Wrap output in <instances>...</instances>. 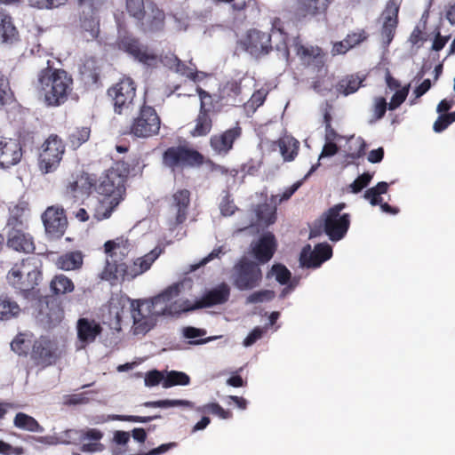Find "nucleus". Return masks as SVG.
<instances>
[{
  "mask_svg": "<svg viewBox=\"0 0 455 455\" xmlns=\"http://www.w3.org/2000/svg\"><path fill=\"white\" fill-rule=\"evenodd\" d=\"M66 435L69 438L73 435H78L79 441L82 443L80 451L87 453H94L102 451L105 448L100 441L103 437V433L96 428H90L85 431L68 430Z\"/></svg>",
  "mask_w": 455,
  "mask_h": 455,
  "instance_id": "obj_22",
  "label": "nucleus"
},
{
  "mask_svg": "<svg viewBox=\"0 0 455 455\" xmlns=\"http://www.w3.org/2000/svg\"><path fill=\"white\" fill-rule=\"evenodd\" d=\"M145 407H152V408H170L175 406H183L188 408L193 407V403L188 400H180V399H165V400H158V401H150L143 403Z\"/></svg>",
  "mask_w": 455,
  "mask_h": 455,
  "instance_id": "obj_49",
  "label": "nucleus"
},
{
  "mask_svg": "<svg viewBox=\"0 0 455 455\" xmlns=\"http://www.w3.org/2000/svg\"><path fill=\"white\" fill-rule=\"evenodd\" d=\"M332 256V248L327 243H320L315 245L313 251L309 244L305 246L300 253L299 260L303 267L308 268L319 267L324 261Z\"/></svg>",
  "mask_w": 455,
  "mask_h": 455,
  "instance_id": "obj_19",
  "label": "nucleus"
},
{
  "mask_svg": "<svg viewBox=\"0 0 455 455\" xmlns=\"http://www.w3.org/2000/svg\"><path fill=\"white\" fill-rule=\"evenodd\" d=\"M191 204V193L182 188L175 191L169 199L167 225L171 231L176 230L188 219Z\"/></svg>",
  "mask_w": 455,
  "mask_h": 455,
  "instance_id": "obj_12",
  "label": "nucleus"
},
{
  "mask_svg": "<svg viewBox=\"0 0 455 455\" xmlns=\"http://www.w3.org/2000/svg\"><path fill=\"white\" fill-rule=\"evenodd\" d=\"M8 282L26 297L33 291L42 279V272L34 258H27L16 263L7 275Z\"/></svg>",
  "mask_w": 455,
  "mask_h": 455,
  "instance_id": "obj_5",
  "label": "nucleus"
},
{
  "mask_svg": "<svg viewBox=\"0 0 455 455\" xmlns=\"http://www.w3.org/2000/svg\"><path fill=\"white\" fill-rule=\"evenodd\" d=\"M29 347L30 340L23 333H19L11 343L12 349L19 355H27Z\"/></svg>",
  "mask_w": 455,
  "mask_h": 455,
  "instance_id": "obj_53",
  "label": "nucleus"
},
{
  "mask_svg": "<svg viewBox=\"0 0 455 455\" xmlns=\"http://www.w3.org/2000/svg\"><path fill=\"white\" fill-rule=\"evenodd\" d=\"M82 80L89 85L97 84L100 81V68L94 61H87L80 70Z\"/></svg>",
  "mask_w": 455,
  "mask_h": 455,
  "instance_id": "obj_44",
  "label": "nucleus"
},
{
  "mask_svg": "<svg viewBox=\"0 0 455 455\" xmlns=\"http://www.w3.org/2000/svg\"><path fill=\"white\" fill-rule=\"evenodd\" d=\"M49 63L38 72L36 88L47 107H60L73 91V78L66 70L55 68Z\"/></svg>",
  "mask_w": 455,
  "mask_h": 455,
  "instance_id": "obj_3",
  "label": "nucleus"
},
{
  "mask_svg": "<svg viewBox=\"0 0 455 455\" xmlns=\"http://www.w3.org/2000/svg\"><path fill=\"white\" fill-rule=\"evenodd\" d=\"M197 309L194 307V304H191L188 299L185 300H175L170 299V303L167 309L166 315H179L181 313L193 311Z\"/></svg>",
  "mask_w": 455,
  "mask_h": 455,
  "instance_id": "obj_50",
  "label": "nucleus"
},
{
  "mask_svg": "<svg viewBox=\"0 0 455 455\" xmlns=\"http://www.w3.org/2000/svg\"><path fill=\"white\" fill-rule=\"evenodd\" d=\"M180 292V285L173 283L149 299H132L131 308L134 334L148 332L156 325L157 316L167 315L170 299H176Z\"/></svg>",
  "mask_w": 455,
  "mask_h": 455,
  "instance_id": "obj_2",
  "label": "nucleus"
},
{
  "mask_svg": "<svg viewBox=\"0 0 455 455\" xmlns=\"http://www.w3.org/2000/svg\"><path fill=\"white\" fill-rule=\"evenodd\" d=\"M190 382V378L188 374L182 371H171L167 372V375L164 377L163 387L164 388H169L173 386H187Z\"/></svg>",
  "mask_w": 455,
  "mask_h": 455,
  "instance_id": "obj_46",
  "label": "nucleus"
},
{
  "mask_svg": "<svg viewBox=\"0 0 455 455\" xmlns=\"http://www.w3.org/2000/svg\"><path fill=\"white\" fill-rule=\"evenodd\" d=\"M204 163V156L196 149L179 145L169 147L162 156V164L172 172L184 168L199 167Z\"/></svg>",
  "mask_w": 455,
  "mask_h": 455,
  "instance_id": "obj_7",
  "label": "nucleus"
},
{
  "mask_svg": "<svg viewBox=\"0 0 455 455\" xmlns=\"http://www.w3.org/2000/svg\"><path fill=\"white\" fill-rule=\"evenodd\" d=\"M76 327L77 339L84 344L94 342L103 331L100 323L94 318L80 317Z\"/></svg>",
  "mask_w": 455,
  "mask_h": 455,
  "instance_id": "obj_25",
  "label": "nucleus"
},
{
  "mask_svg": "<svg viewBox=\"0 0 455 455\" xmlns=\"http://www.w3.org/2000/svg\"><path fill=\"white\" fill-rule=\"evenodd\" d=\"M230 295V289L228 284L222 283L217 287L207 291L199 299L194 303V307L205 308L227 302Z\"/></svg>",
  "mask_w": 455,
  "mask_h": 455,
  "instance_id": "obj_26",
  "label": "nucleus"
},
{
  "mask_svg": "<svg viewBox=\"0 0 455 455\" xmlns=\"http://www.w3.org/2000/svg\"><path fill=\"white\" fill-rule=\"evenodd\" d=\"M126 11L138 22L146 17L144 0H126Z\"/></svg>",
  "mask_w": 455,
  "mask_h": 455,
  "instance_id": "obj_52",
  "label": "nucleus"
},
{
  "mask_svg": "<svg viewBox=\"0 0 455 455\" xmlns=\"http://www.w3.org/2000/svg\"><path fill=\"white\" fill-rule=\"evenodd\" d=\"M117 44L120 50L128 53L140 63L149 65L151 61L156 60V55L147 45L141 44L137 37L132 35L119 37Z\"/></svg>",
  "mask_w": 455,
  "mask_h": 455,
  "instance_id": "obj_17",
  "label": "nucleus"
},
{
  "mask_svg": "<svg viewBox=\"0 0 455 455\" xmlns=\"http://www.w3.org/2000/svg\"><path fill=\"white\" fill-rule=\"evenodd\" d=\"M219 101L225 106H237L243 102L240 98L242 93L241 81L231 79L220 86Z\"/></svg>",
  "mask_w": 455,
  "mask_h": 455,
  "instance_id": "obj_28",
  "label": "nucleus"
},
{
  "mask_svg": "<svg viewBox=\"0 0 455 455\" xmlns=\"http://www.w3.org/2000/svg\"><path fill=\"white\" fill-rule=\"evenodd\" d=\"M92 185L89 176L86 173H81L68 181L66 186V192L71 195H75L77 192L84 193L87 189H90Z\"/></svg>",
  "mask_w": 455,
  "mask_h": 455,
  "instance_id": "obj_42",
  "label": "nucleus"
},
{
  "mask_svg": "<svg viewBox=\"0 0 455 455\" xmlns=\"http://www.w3.org/2000/svg\"><path fill=\"white\" fill-rule=\"evenodd\" d=\"M0 38L3 44L10 45L20 41V34L12 17L3 11L0 12Z\"/></svg>",
  "mask_w": 455,
  "mask_h": 455,
  "instance_id": "obj_31",
  "label": "nucleus"
},
{
  "mask_svg": "<svg viewBox=\"0 0 455 455\" xmlns=\"http://www.w3.org/2000/svg\"><path fill=\"white\" fill-rule=\"evenodd\" d=\"M91 130L88 127L76 128L68 135V142L74 149L78 148L90 138Z\"/></svg>",
  "mask_w": 455,
  "mask_h": 455,
  "instance_id": "obj_48",
  "label": "nucleus"
},
{
  "mask_svg": "<svg viewBox=\"0 0 455 455\" xmlns=\"http://www.w3.org/2000/svg\"><path fill=\"white\" fill-rule=\"evenodd\" d=\"M93 393V391H88L79 394L67 395L64 396L63 403L67 406L86 404L90 401L88 395Z\"/></svg>",
  "mask_w": 455,
  "mask_h": 455,
  "instance_id": "obj_57",
  "label": "nucleus"
},
{
  "mask_svg": "<svg viewBox=\"0 0 455 455\" xmlns=\"http://www.w3.org/2000/svg\"><path fill=\"white\" fill-rule=\"evenodd\" d=\"M50 290L53 295L61 296L72 292L75 290V284L70 278L59 274L51 280Z\"/></svg>",
  "mask_w": 455,
  "mask_h": 455,
  "instance_id": "obj_38",
  "label": "nucleus"
},
{
  "mask_svg": "<svg viewBox=\"0 0 455 455\" xmlns=\"http://www.w3.org/2000/svg\"><path fill=\"white\" fill-rule=\"evenodd\" d=\"M346 207L344 203L337 204L329 208L323 215V233L332 242L340 241L347 235L350 227V215L340 214Z\"/></svg>",
  "mask_w": 455,
  "mask_h": 455,
  "instance_id": "obj_10",
  "label": "nucleus"
},
{
  "mask_svg": "<svg viewBox=\"0 0 455 455\" xmlns=\"http://www.w3.org/2000/svg\"><path fill=\"white\" fill-rule=\"evenodd\" d=\"M22 157L23 149L18 140L0 137V168H11L18 164Z\"/></svg>",
  "mask_w": 455,
  "mask_h": 455,
  "instance_id": "obj_20",
  "label": "nucleus"
},
{
  "mask_svg": "<svg viewBox=\"0 0 455 455\" xmlns=\"http://www.w3.org/2000/svg\"><path fill=\"white\" fill-rule=\"evenodd\" d=\"M409 92V87L405 86L400 90H397L392 96L390 102L388 103V109L395 110L399 108L406 100Z\"/></svg>",
  "mask_w": 455,
  "mask_h": 455,
  "instance_id": "obj_59",
  "label": "nucleus"
},
{
  "mask_svg": "<svg viewBox=\"0 0 455 455\" xmlns=\"http://www.w3.org/2000/svg\"><path fill=\"white\" fill-rule=\"evenodd\" d=\"M270 273L275 276V280L282 285L287 284L291 277L290 270L283 264H274Z\"/></svg>",
  "mask_w": 455,
  "mask_h": 455,
  "instance_id": "obj_54",
  "label": "nucleus"
},
{
  "mask_svg": "<svg viewBox=\"0 0 455 455\" xmlns=\"http://www.w3.org/2000/svg\"><path fill=\"white\" fill-rule=\"evenodd\" d=\"M161 252L162 250L156 247L144 256L136 259L132 264L128 265L130 280L148 271L155 260L159 257Z\"/></svg>",
  "mask_w": 455,
  "mask_h": 455,
  "instance_id": "obj_30",
  "label": "nucleus"
},
{
  "mask_svg": "<svg viewBox=\"0 0 455 455\" xmlns=\"http://www.w3.org/2000/svg\"><path fill=\"white\" fill-rule=\"evenodd\" d=\"M276 246L275 235L268 232L260 236L258 243L252 247V253L259 263L265 264L274 256Z\"/></svg>",
  "mask_w": 455,
  "mask_h": 455,
  "instance_id": "obj_27",
  "label": "nucleus"
},
{
  "mask_svg": "<svg viewBox=\"0 0 455 455\" xmlns=\"http://www.w3.org/2000/svg\"><path fill=\"white\" fill-rule=\"evenodd\" d=\"M243 135V128L239 122L221 132L213 134L209 140V144L215 155L228 156L234 148V144Z\"/></svg>",
  "mask_w": 455,
  "mask_h": 455,
  "instance_id": "obj_15",
  "label": "nucleus"
},
{
  "mask_svg": "<svg viewBox=\"0 0 455 455\" xmlns=\"http://www.w3.org/2000/svg\"><path fill=\"white\" fill-rule=\"evenodd\" d=\"M255 214L259 224L269 226L276 220V206L269 204H259L255 208Z\"/></svg>",
  "mask_w": 455,
  "mask_h": 455,
  "instance_id": "obj_41",
  "label": "nucleus"
},
{
  "mask_svg": "<svg viewBox=\"0 0 455 455\" xmlns=\"http://www.w3.org/2000/svg\"><path fill=\"white\" fill-rule=\"evenodd\" d=\"M268 92L261 88L253 92L247 102L244 103V108L251 113H254L260 106H262L267 99Z\"/></svg>",
  "mask_w": 455,
  "mask_h": 455,
  "instance_id": "obj_51",
  "label": "nucleus"
},
{
  "mask_svg": "<svg viewBox=\"0 0 455 455\" xmlns=\"http://www.w3.org/2000/svg\"><path fill=\"white\" fill-rule=\"evenodd\" d=\"M280 153L285 161H292L298 155L299 141L294 139H281L278 142Z\"/></svg>",
  "mask_w": 455,
  "mask_h": 455,
  "instance_id": "obj_45",
  "label": "nucleus"
},
{
  "mask_svg": "<svg viewBox=\"0 0 455 455\" xmlns=\"http://www.w3.org/2000/svg\"><path fill=\"white\" fill-rule=\"evenodd\" d=\"M29 212V205L27 202H19L10 209V216L7 220V227L10 229L24 228L25 220Z\"/></svg>",
  "mask_w": 455,
  "mask_h": 455,
  "instance_id": "obj_34",
  "label": "nucleus"
},
{
  "mask_svg": "<svg viewBox=\"0 0 455 455\" xmlns=\"http://www.w3.org/2000/svg\"><path fill=\"white\" fill-rule=\"evenodd\" d=\"M331 0H296L297 11L303 16H316L325 12Z\"/></svg>",
  "mask_w": 455,
  "mask_h": 455,
  "instance_id": "obj_32",
  "label": "nucleus"
},
{
  "mask_svg": "<svg viewBox=\"0 0 455 455\" xmlns=\"http://www.w3.org/2000/svg\"><path fill=\"white\" fill-rule=\"evenodd\" d=\"M164 379V374L157 371V370H152L149 371L145 377V385L147 387H156L159 385L160 383L163 384Z\"/></svg>",
  "mask_w": 455,
  "mask_h": 455,
  "instance_id": "obj_63",
  "label": "nucleus"
},
{
  "mask_svg": "<svg viewBox=\"0 0 455 455\" xmlns=\"http://www.w3.org/2000/svg\"><path fill=\"white\" fill-rule=\"evenodd\" d=\"M66 152L63 140L57 134H50L38 148L37 166L43 174L58 170Z\"/></svg>",
  "mask_w": 455,
  "mask_h": 455,
  "instance_id": "obj_6",
  "label": "nucleus"
},
{
  "mask_svg": "<svg viewBox=\"0 0 455 455\" xmlns=\"http://www.w3.org/2000/svg\"><path fill=\"white\" fill-rule=\"evenodd\" d=\"M197 94L200 98V111L210 114V112H220L223 108L222 103L219 101V92L211 94L201 87L196 89Z\"/></svg>",
  "mask_w": 455,
  "mask_h": 455,
  "instance_id": "obj_36",
  "label": "nucleus"
},
{
  "mask_svg": "<svg viewBox=\"0 0 455 455\" xmlns=\"http://www.w3.org/2000/svg\"><path fill=\"white\" fill-rule=\"evenodd\" d=\"M233 284L240 291H249L258 287L262 281V271L252 260L242 258L233 267Z\"/></svg>",
  "mask_w": 455,
  "mask_h": 455,
  "instance_id": "obj_11",
  "label": "nucleus"
},
{
  "mask_svg": "<svg viewBox=\"0 0 455 455\" xmlns=\"http://www.w3.org/2000/svg\"><path fill=\"white\" fill-rule=\"evenodd\" d=\"M84 263V254L80 251H73L60 255L56 261L58 268L65 271L80 269Z\"/></svg>",
  "mask_w": 455,
  "mask_h": 455,
  "instance_id": "obj_35",
  "label": "nucleus"
},
{
  "mask_svg": "<svg viewBox=\"0 0 455 455\" xmlns=\"http://www.w3.org/2000/svg\"><path fill=\"white\" fill-rule=\"evenodd\" d=\"M275 293L271 290H261L251 293L246 298L247 304H257L264 301H270L274 299Z\"/></svg>",
  "mask_w": 455,
  "mask_h": 455,
  "instance_id": "obj_55",
  "label": "nucleus"
},
{
  "mask_svg": "<svg viewBox=\"0 0 455 455\" xmlns=\"http://www.w3.org/2000/svg\"><path fill=\"white\" fill-rule=\"evenodd\" d=\"M123 200L119 197L101 196L93 210V218L98 221L108 219Z\"/></svg>",
  "mask_w": 455,
  "mask_h": 455,
  "instance_id": "obj_33",
  "label": "nucleus"
},
{
  "mask_svg": "<svg viewBox=\"0 0 455 455\" xmlns=\"http://www.w3.org/2000/svg\"><path fill=\"white\" fill-rule=\"evenodd\" d=\"M42 220L47 235L52 239L63 236L68 228L65 211L60 206H49L42 215Z\"/></svg>",
  "mask_w": 455,
  "mask_h": 455,
  "instance_id": "obj_16",
  "label": "nucleus"
},
{
  "mask_svg": "<svg viewBox=\"0 0 455 455\" xmlns=\"http://www.w3.org/2000/svg\"><path fill=\"white\" fill-rule=\"evenodd\" d=\"M20 312L16 301L7 297H0V320H9L16 317Z\"/></svg>",
  "mask_w": 455,
  "mask_h": 455,
  "instance_id": "obj_43",
  "label": "nucleus"
},
{
  "mask_svg": "<svg viewBox=\"0 0 455 455\" xmlns=\"http://www.w3.org/2000/svg\"><path fill=\"white\" fill-rule=\"evenodd\" d=\"M122 243L123 240L119 241V239L107 241L104 244L105 252L111 259L117 254V251L123 253L121 251ZM101 278L110 283H115L119 279L123 281L130 280L128 265L125 262H117L116 259H108L101 272Z\"/></svg>",
  "mask_w": 455,
  "mask_h": 455,
  "instance_id": "obj_13",
  "label": "nucleus"
},
{
  "mask_svg": "<svg viewBox=\"0 0 455 455\" xmlns=\"http://www.w3.org/2000/svg\"><path fill=\"white\" fill-rule=\"evenodd\" d=\"M116 114L131 113L136 106V84L131 77H123L108 89Z\"/></svg>",
  "mask_w": 455,
  "mask_h": 455,
  "instance_id": "obj_9",
  "label": "nucleus"
},
{
  "mask_svg": "<svg viewBox=\"0 0 455 455\" xmlns=\"http://www.w3.org/2000/svg\"><path fill=\"white\" fill-rule=\"evenodd\" d=\"M196 411L203 414L216 415L222 419H231L233 416L230 411L223 409L218 403H210L199 406L196 408Z\"/></svg>",
  "mask_w": 455,
  "mask_h": 455,
  "instance_id": "obj_47",
  "label": "nucleus"
},
{
  "mask_svg": "<svg viewBox=\"0 0 455 455\" xmlns=\"http://www.w3.org/2000/svg\"><path fill=\"white\" fill-rule=\"evenodd\" d=\"M59 347L56 341L41 336L32 345L30 358L36 366L46 368L54 364L59 358Z\"/></svg>",
  "mask_w": 455,
  "mask_h": 455,
  "instance_id": "obj_14",
  "label": "nucleus"
},
{
  "mask_svg": "<svg viewBox=\"0 0 455 455\" xmlns=\"http://www.w3.org/2000/svg\"><path fill=\"white\" fill-rule=\"evenodd\" d=\"M287 26L288 22L279 17H275L271 21L270 33L251 28L246 31L238 44L243 51L256 59L269 54L275 49L280 59L289 61Z\"/></svg>",
  "mask_w": 455,
  "mask_h": 455,
  "instance_id": "obj_1",
  "label": "nucleus"
},
{
  "mask_svg": "<svg viewBox=\"0 0 455 455\" xmlns=\"http://www.w3.org/2000/svg\"><path fill=\"white\" fill-rule=\"evenodd\" d=\"M372 177L373 174L370 172H363V174L359 175L349 186L351 192L354 194H358L361 192L369 185Z\"/></svg>",
  "mask_w": 455,
  "mask_h": 455,
  "instance_id": "obj_58",
  "label": "nucleus"
},
{
  "mask_svg": "<svg viewBox=\"0 0 455 455\" xmlns=\"http://www.w3.org/2000/svg\"><path fill=\"white\" fill-rule=\"evenodd\" d=\"M364 78L358 75H347L339 80L335 88L336 91L344 96L355 93L363 85Z\"/></svg>",
  "mask_w": 455,
  "mask_h": 455,
  "instance_id": "obj_37",
  "label": "nucleus"
},
{
  "mask_svg": "<svg viewBox=\"0 0 455 455\" xmlns=\"http://www.w3.org/2000/svg\"><path fill=\"white\" fill-rule=\"evenodd\" d=\"M79 33L87 42L97 40L100 33V20L98 13L84 9L79 15Z\"/></svg>",
  "mask_w": 455,
  "mask_h": 455,
  "instance_id": "obj_24",
  "label": "nucleus"
},
{
  "mask_svg": "<svg viewBox=\"0 0 455 455\" xmlns=\"http://www.w3.org/2000/svg\"><path fill=\"white\" fill-rule=\"evenodd\" d=\"M129 173V164L116 161L94 184L96 193L100 196L119 197L120 200H124Z\"/></svg>",
  "mask_w": 455,
  "mask_h": 455,
  "instance_id": "obj_4",
  "label": "nucleus"
},
{
  "mask_svg": "<svg viewBox=\"0 0 455 455\" xmlns=\"http://www.w3.org/2000/svg\"><path fill=\"white\" fill-rule=\"evenodd\" d=\"M79 6L88 9L91 13H98L105 5L106 0H76Z\"/></svg>",
  "mask_w": 455,
  "mask_h": 455,
  "instance_id": "obj_62",
  "label": "nucleus"
},
{
  "mask_svg": "<svg viewBox=\"0 0 455 455\" xmlns=\"http://www.w3.org/2000/svg\"><path fill=\"white\" fill-rule=\"evenodd\" d=\"M399 5L395 0H389L382 12L383 24L380 35L383 44L387 46L394 39L398 26Z\"/></svg>",
  "mask_w": 455,
  "mask_h": 455,
  "instance_id": "obj_21",
  "label": "nucleus"
},
{
  "mask_svg": "<svg viewBox=\"0 0 455 455\" xmlns=\"http://www.w3.org/2000/svg\"><path fill=\"white\" fill-rule=\"evenodd\" d=\"M293 47L301 63L320 71L324 66V53L318 46L304 45L299 36L293 38Z\"/></svg>",
  "mask_w": 455,
  "mask_h": 455,
  "instance_id": "obj_18",
  "label": "nucleus"
},
{
  "mask_svg": "<svg viewBox=\"0 0 455 455\" xmlns=\"http://www.w3.org/2000/svg\"><path fill=\"white\" fill-rule=\"evenodd\" d=\"M23 228H12L8 231L7 246L19 252L32 253L36 249L34 239Z\"/></svg>",
  "mask_w": 455,
  "mask_h": 455,
  "instance_id": "obj_23",
  "label": "nucleus"
},
{
  "mask_svg": "<svg viewBox=\"0 0 455 455\" xmlns=\"http://www.w3.org/2000/svg\"><path fill=\"white\" fill-rule=\"evenodd\" d=\"M161 124V118L155 108L149 106L144 100L130 125L129 132L137 138H150L159 133Z\"/></svg>",
  "mask_w": 455,
  "mask_h": 455,
  "instance_id": "obj_8",
  "label": "nucleus"
},
{
  "mask_svg": "<svg viewBox=\"0 0 455 455\" xmlns=\"http://www.w3.org/2000/svg\"><path fill=\"white\" fill-rule=\"evenodd\" d=\"M212 119L210 114L200 111L195 120V127L190 132L192 137H204L208 135L212 129Z\"/></svg>",
  "mask_w": 455,
  "mask_h": 455,
  "instance_id": "obj_40",
  "label": "nucleus"
},
{
  "mask_svg": "<svg viewBox=\"0 0 455 455\" xmlns=\"http://www.w3.org/2000/svg\"><path fill=\"white\" fill-rule=\"evenodd\" d=\"M220 210L221 215L225 217L233 215L237 210V207L229 195H227L222 198L220 204Z\"/></svg>",
  "mask_w": 455,
  "mask_h": 455,
  "instance_id": "obj_61",
  "label": "nucleus"
},
{
  "mask_svg": "<svg viewBox=\"0 0 455 455\" xmlns=\"http://www.w3.org/2000/svg\"><path fill=\"white\" fill-rule=\"evenodd\" d=\"M12 99V92L7 76L0 70V107L9 103Z\"/></svg>",
  "mask_w": 455,
  "mask_h": 455,
  "instance_id": "obj_56",
  "label": "nucleus"
},
{
  "mask_svg": "<svg viewBox=\"0 0 455 455\" xmlns=\"http://www.w3.org/2000/svg\"><path fill=\"white\" fill-rule=\"evenodd\" d=\"M165 24V13L156 4L149 6V12L144 20L138 22V25L144 32H158L162 31Z\"/></svg>",
  "mask_w": 455,
  "mask_h": 455,
  "instance_id": "obj_29",
  "label": "nucleus"
},
{
  "mask_svg": "<svg viewBox=\"0 0 455 455\" xmlns=\"http://www.w3.org/2000/svg\"><path fill=\"white\" fill-rule=\"evenodd\" d=\"M13 425L21 430L42 433L44 431L43 426L32 416L24 412H18L13 419Z\"/></svg>",
  "mask_w": 455,
  "mask_h": 455,
  "instance_id": "obj_39",
  "label": "nucleus"
},
{
  "mask_svg": "<svg viewBox=\"0 0 455 455\" xmlns=\"http://www.w3.org/2000/svg\"><path fill=\"white\" fill-rule=\"evenodd\" d=\"M388 105L386 101V99L383 97H379L375 99V104L373 107L374 116L377 120L381 119L387 111Z\"/></svg>",
  "mask_w": 455,
  "mask_h": 455,
  "instance_id": "obj_64",
  "label": "nucleus"
},
{
  "mask_svg": "<svg viewBox=\"0 0 455 455\" xmlns=\"http://www.w3.org/2000/svg\"><path fill=\"white\" fill-rule=\"evenodd\" d=\"M368 34L364 29H359L356 32H351L345 37L346 42L351 48L360 44L368 38Z\"/></svg>",
  "mask_w": 455,
  "mask_h": 455,
  "instance_id": "obj_60",
  "label": "nucleus"
}]
</instances>
